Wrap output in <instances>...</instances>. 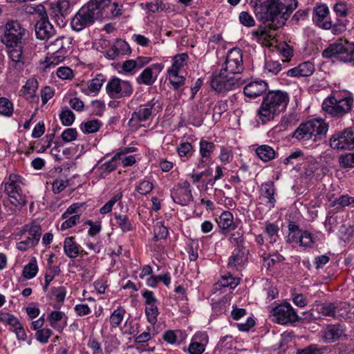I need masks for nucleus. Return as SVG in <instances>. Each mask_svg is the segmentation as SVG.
I'll return each mask as SVG.
<instances>
[{
    "label": "nucleus",
    "instance_id": "obj_1",
    "mask_svg": "<svg viewBox=\"0 0 354 354\" xmlns=\"http://www.w3.org/2000/svg\"><path fill=\"white\" fill-rule=\"evenodd\" d=\"M297 6V0H259L254 12L270 29L276 30L285 25Z\"/></svg>",
    "mask_w": 354,
    "mask_h": 354
},
{
    "label": "nucleus",
    "instance_id": "obj_2",
    "mask_svg": "<svg viewBox=\"0 0 354 354\" xmlns=\"http://www.w3.org/2000/svg\"><path fill=\"white\" fill-rule=\"evenodd\" d=\"M1 30V41L6 46L13 67L21 71L25 62L24 48L28 30L18 20L8 21Z\"/></svg>",
    "mask_w": 354,
    "mask_h": 354
},
{
    "label": "nucleus",
    "instance_id": "obj_3",
    "mask_svg": "<svg viewBox=\"0 0 354 354\" xmlns=\"http://www.w3.org/2000/svg\"><path fill=\"white\" fill-rule=\"evenodd\" d=\"M111 6V0H91L83 6L72 18L71 28L80 31L92 25L95 20L104 17V12Z\"/></svg>",
    "mask_w": 354,
    "mask_h": 354
},
{
    "label": "nucleus",
    "instance_id": "obj_4",
    "mask_svg": "<svg viewBox=\"0 0 354 354\" xmlns=\"http://www.w3.org/2000/svg\"><path fill=\"white\" fill-rule=\"evenodd\" d=\"M289 102L288 94L282 91H269L263 97L257 116L263 124L274 119L281 112L286 109Z\"/></svg>",
    "mask_w": 354,
    "mask_h": 354
},
{
    "label": "nucleus",
    "instance_id": "obj_5",
    "mask_svg": "<svg viewBox=\"0 0 354 354\" xmlns=\"http://www.w3.org/2000/svg\"><path fill=\"white\" fill-rule=\"evenodd\" d=\"M328 124L321 119L309 120L301 124L294 131L292 137L298 140H321L328 131Z\"/></svg>",
    "mask_w": 354,
    "mask_h": 354
},
{
    "label": "nucleus",
    "instance_id": "obj_6",
    "mask_svg": "<svg viewBox=\"0 0 354 354\" xmlns=\"http://www.w3.org/2000/svg\"><path fill=\"white\" fill-rule=\"evenodd\" d=\"M353 102V97L350 94L341 98L328 97L324 100L322 109L330 117L339 118L351 112Z\"/></svg>",
    "mask_w": 354,
    "mask_h": 354
},
{
    "label": "nucleus",
    "instance_id": "obj_7",
    "mask_svg": "<svg viewBox=\"0 0 354 354\" xmlns=\"http://www.w3.org/2000/svg\"><path fill=\"white\" fill-rule=\"evenodd\" d=\"M322 56L327 59L335 57L341 62L354 65V43L338 39L323 50Z\"/></svg>",
    "mask_w": 354,
    "mask_h": 354
},
{
    "label": "nucleus",
    "instance_id": "obj_8",
    "mask_svg": "<svg viewBox=\"0 0 354 354\" xmlns=\"http://www.w3.org/2000/svg\"><path fill=\"white\" fill-rule=\"evenodd\" d=\"M19 178V176L11 174L4 187L10 203L15 207H22L27 203L26 196L23 193Z\"/></svg>",
    "mask_w": 354,
    "mask_h": 354
},
{
    "label": "nucleus",
    "instance_id": "obj_9",
    "mask_svg": "<svg viewBox=\"0 0 354 354\" xmlns=\"http://www.w3.org/2000/svg\"><path fill=\"white\" fill-rule=\"evenodd\" d=\"M271 315L274 322L282 325L292 324L299 321V316L288 302L281 303L273 308Z\"/></svg>",
    "mask_w": 354,
    "mask_h": 354
},
{
    "label": "nucleus",
    "instance_id": "obj_10",
    "mask_svg": "<svg viewBox=\"0 0 354 354\" xmlns=\"http://www.w3.org/2000/svg\"><path fill=\"white\" fill-rule=\"evenodd\" d=\"M73 5L69 0H58L50 3V16L59 26L64 27L68 21V17L72 11Z\"/></svg>",
    "mask_w": 354,
    "mask_h": 354
},
{
    "label": "nucleus",
    "instance_id": "obj_11",
    "mask_svg": "<svg viewBox=\"0 0 354 354\" xmlns=\"http://www.w3.org/2000/svg\"><path fill=\"white\" fill-rule=\"evenodd\" d=\"M106 92L111 98L115 99L116 97L131 96L133 92V88L129 81L113 77L106 84Z\"/></svg>",
    "mask_w": 354,
    "mask_h": 354
},
{
    "label": "nucleus",
    "instance_id": "obj_12",
    "mask_svg": "<svg viewBox=\"0 0 354 354\" xmlns=\"http://www.w3.org/2000/svg\"><path fill=\"white\" fill-rule=\"evenodd\" d=\"M330 146L337 150L354 149V129L347 128L333 134L329 140Z\"/></svg>",
    "mask_w": 354,
    "mask_h": 354
},
{
    "label": "nucleus",
    "instance_id": "obj_13",
    "mask_svg": "<svg viewBox=\"0 0 354 354\" xmlns=\"http://www.w3.org/2000/svg\"><path fill=\"white\" fill-rule=\"evenodd\" d=\"M238 79L221 69L218 75L212 76L211 87L218 93H225L239 86Z\"/></svg>",
    "mask_w": 354,
    "mask_h": 354
},
{
    "label": "nucleus",
    "instance_id": "obj_14",
    "mask_svg": "<svg viewBox=\"0 0 354 354\" xmlns=\"http://www.w3.org/2000/svg\"><path fill=\"white\" fill-rule=\"evenodd\" d=\"M157 108H160L158 100L153 98L145 104L140 105L131 114L129 124L131 126L138 125L139 123L150 119L153 113Z\"/></svg>",
    "mask_w": 354,
    "mask_h": 354
},
{
    "label": "nucleus",
    "instance_id": "obj_15",
    "mask_svg": "<svg viewBox=\"0 0 354 354\" xmlns=\"http://www.w3.org/2000/svg\"><path fill=\"white\" fill-rule=\"evenodd\" d=\"M221 69L232 76L243 71L242 53L239 48H232L227 53Z\"/></svg>",
    "mask_w": 354,
    "mask_h": 354
},
{
    "label": "nucleus",
    "instance_id": "obj_16",
    "mask_svg": "<svg viewBox=\"0 0 354 354\" xmlns=\"http://www.w3.org/2000/svg\"><path fill=\"white\" fill-rule=\"evenodd\" d=\"M173 201L180 205H187L193 201L191 185L187 180L176 184L171 190Z\"/></svg>",
    "mask_w": 354,
    "mask_h": 354
},
{
    "label": "nucleus",
    "instance_id": "obj_17",
    "mask_svg": "<svg viewBox=\"0 0 354 354\" xmlns=\"http://www.w3.org/2000/svg\"><path fill=\"white\" fill-rule=\"evenodd\" d=\"M38 11L42 17L35 25V34L37 39L48 41L55 35V30L47 19L44 7H38Z\"/></svg>",
    "mask_w": 354,
    "mask_h": 354
},
{
    "label": "nucleus",
    "instance_id": "obj_18",
    "mask_svg": "<svg viewBox=\"0 0 354 354\" xmlns=\"http://www.w3.org/2000/svg\"><path fill=\"white\" fill-rule=\"evenodd\" d=\"M329 13V8L326 4L317 5L313 9V22L319 28L328 30L331 27V19Z\"/></svg>",
    "mask_w": 354,
    "mask_h": 354
},
{
    "label": "nucleus",
    "instance_id": "obj_19",
    "mask_svg": "<svg viewBox=\"0 0 354 354\" xmlns=\"http://www.w3.org/2000/svg\"><path fill=\"white\" fill-rule=\"evenodd\" d=\"M322 337L326 343H332L345 335V327L341 324L328 325L321 331Z\"/></svg>",
    "mask_w": 354,
    "mask_h": 354
},
{
    "label": "nucleus",
    "instance_id": "obj_20",
    "mask_svg": "<svg viewBox=\"0 0 354 354\" xmlns=\"http://www.w3.org/2000/svg\"><path fill=\"white\" fill-rule=\"evenodd\" d=\"M72 39L68 37H59L45 46L49 53L66 55L71 47Z\"/></svg>",
    "mask_w": 354,
    "mask_h": 354
},
{
    "label": "nucleus",
    "instance_id": "obj_21",
    "mask_svg": "<svg viewBox=\"0 0 354 354\" xmlns=\"http://www.w3.org/2000/svg\"><path fill=\"white\" fill-rule=\"evenodd\" d=\"M163 68L161 64H153L144 69L139 75L136 80L138 84H143L147 86L152 85L156 80L157 75H154L153 71L160 73Z\"/></svg>",
    "mask_w": 354,
    "mask_h": 354
},
{
    "label": "nucleus",
    "instance_id": "obj_22",
    "mask_svg": "<svg viewBox=\"0 0 354 354\" xmlns=\"http://www.w3.org/2000/svg\"><path fill=\"white\" fill-rule=\"evenodd\" d=\"M268 89V84L263 80H257L248 84L243 89L245 96L254 98L260 96Z\"/></svg>",
    "mask_w": 354,
    "mask_h": 354
},
{
    "label": "nucleus",
    "instance_id": "obj_23",
    "mask_svg": "<svg viewBox=\"0 0 354 354\" xmlns=\"http://www.w3.org/2000/svg\"><path fill=\"white\" fill-rule=\"evenodd\" d=\"M266 26H259L256 30L252 31V39L257 41L262 45L270 46L272 45V41L274 39V36L272 35L269 30H270L267 24H265Z\"/></svg>",
    "mask_w": 354,
    "mask_h": 354
},
{
    "label": "nucleus",
    "instance_id": "obj_24",
    "mask_svg": "<svg viewBox=\"0 0 354 354\" xmlns=\"http://www.w3.org/2000/svg\"><path fill=\"white\" fill-rule=\"evenodd\" d=\"M315 68L310 62H304L298 66L288 71L287 75L289 77H308L314 72Z\"/></svg>",
    "mask_w": 354,
    "mask_h": 354
},
{
    "label": "nucleus",
    "instance_id": "obj_25",
    "mask_svg": "<svg viewBox=\"0 0 354 354\" xmlns=\"http://www.w3.org/2000/svg\"><path fill=\"white\" fill-rule=\"evenodd\" d=\"M207 335L205 333H197L194 336L192 342L189 344L187 351L190 354H202L205 351V344L207 342Z\"/></svg>",
    "mask_w": 354,
    "mask_h": 354
},
{
    "label": "nucleus",
    "instance_id": "obj_26",
    "mask_svg": "<svg viewBox=\"0 0 354 354\" xmlns=\"http://www.w3.org/2000/svg\"><path fill=\"white\" fill-rule=\"evenodd\" d=\"M64 254L68 257L75 259L80 254L81 252H82V248L75 242L73 236H69L64 239Z\"/></svg>",
    "mask_w": 354,
    "mask_h": 354
},
{
    "label": "nucleus",
    "instance_id": "obj_27",
    "mask_svg": "<svg viewBox=\"0 0 354 354\" xmlns=\"http://www.w3.org/2000/svg\"><path fill=\"white\" fill-rule=\"evenodd\" d=\"M260 194L261 196L267 199L266 205H269L270 207H274L276 202V199L274 198L275 188L274 183L268 181L263 183L261 186Z\"/></svg>",
    "mask_w": 354,
    "mask_h": 354
},
{
    "label": "nucleus",
    "instance_id": "obj_28",
    "mask_svg": "<svg viewBox=\"0 0 354 354\" xmlns=\"http://www.w3.org/2000/svg\"><path fill=\"white\" fill-rule=\"evenodd\" d=\"M316 311L324 316L337 317L339 315V306L334 303L325 302L316 305Z\"/></svg>",
    "mask_w": 354,
    "mask_h": 354
},
{
    "label": "nucleus",
    "instance_id": "obj_29",
    "mask_svg": "<svg viewBox=\"0 0 354 354\" xmlns=\"http://www.w3.org/2000/svg\"><path fill=\"white\" fill-rule=\"evenodd\" d=\"M26 231L28 232V236L23 241L30 248L39 243L41 235V228L39 225H32Z\"/></svg>",
    "mask_w": 354,
    "mask_h": 354
},
{
    "label": "nucleus",
    "instance_id": "obj_30",
    "mask_svg": "<svg viewBox=\"0 0 354 354\" xmlns=\"http://www.w3.org/2000/svg\"><path fill=\"white\" fill-rule=\"evenodd\" d=\"M133 151V149L130 147L120 150V151L117 152L110 160L102 164L100 167V169L106 173H110L114 171L118 167L117 161L121 159V156Z\"/></svg>",
    "mask_w": 354,
    "mask_h": 354
},
{
    "label": "nucleus",
    "instance_id": "obj_31",
    "mask_svg": "<svg viewBox=\"0 0 354 354\" xmlns=\"http://www.w3.org/2000/svg\"><path fill=\"white\" fill-rule=\"evenodd\" d=\"M218 227L223 230H232L236 227L234 223L232 214L229 211L223 212L216 220Z\"/></svg>",
    "mask_w": 354,
    "mask_h": 354
},
{
    "label": "nucleus",
    "instance_id": "obj_32",
    "mask_svg": "<svg viewBox=\"0 0 354 354\" xmlns=\"http://www.w3.org/2000/svg\"><path fill=\"white\" fill-rule=\"evenodd\" d=\"M216 145L205 140L200 141V154L201 156V162L209 161L213 151L215 150Z\"/></svg>",
    "mask_w": 354,
    "mask_h": 354
},
{
    "label": "nucleus",
    "instance_id": "obj_33",
    "mask_svg": "<svg viewBox=\"0 0 354 354\" xmlns=\"http://www.w3.org/2000/svg\"><path fill=\"white\" fill-rule=\"evenodd\" d=\"M279 227L275 223L266 222L264 227V233L266 234L270 243H276L279 238Z\"/></svg>",
    "mask_w": 354,
    "mask_h": 354
},
{
    "label": "nucleus",
    "instance_id": "obj_34",
    "mask_svg": "<svg viewBox=\"0 0 354 354\" xmlns=\"http://www.w3.org/2000/svg\"><path fill=\"white\" fill-rule=\"evenodd\" d=\"M245 257V251L243 248H236L232 252V254L229 258L228 266L230 268H236L241 265Z\"/></svg>",
    "mask_w": 354,
    "mask_h": 354
},
{
    "label": "nucleus",
    "instance_id": "obj_35",
    "mask_svg": "<svg viewBox=\"0 0 354 354\" xmlns=\"http://www.w3.org/2000/svg\"><path fill=\"white\" fill-rule=\"evenodd\" d=\"M259 158L264 162L273 159L275 156L274 150L268 145H261L256 149Z\"/></svg>",
    "mask_w": 354,
    "mask_h": 354
},
{
    "label": "nucleus",
    "instance_id": "obj_36",
    "mask_svg": "<svg viewBox=\"0 0 354 354\" xmlns=\"http://www.w3.org/2000/svg\"><path fill=\"white\" fill-rule=\"evenodd\" d=\"M38 272L37 260L33 257L30 262L24 267L22 276L27 279L35 277Z\"/></svg>",
    "mask_w": 354,
    "mask_h": 354
},
{
    "label": "nucleus",
    "instance_id": "obj_37",
    "mask_svg": "<svg viewBox=\"0 0 354 354\" xmlns=\"http://www.w3.org/2000/svg\"><path fill=\"white\" fill-rule=\"evenodd\" d=\"M116 224L123 232L133 230V225L127 215L118 214L115 216Z\"/></svg>",
    "mask_w": 354,
    "mask_h": 354
},
{
    "label": "nucleus",
    "instance_id": "obj_38",
    "mask_svg": "<svg viewBox=\"0 0 354 354\" xmlns=\"http://www.w3.org/2000/svg\"><path fill=\"white\" fill-rule=\"evenodd\" d=\"M169 81L172 85L174 89L177 90L185 84V78L179 75V72L174 71H168Z\"/></svg>",
    "mask_w": 354,
    "mask_h": 354
},
{
    "label": "nucleus",
    "instance_id": "obj_39",
    "mask_svg": "<svg viewBox=\"0 0 354 354\" xmlns=\"http://www.w3.org/2000/svg\"><path fill=\"white\" fill-rule=\"evenodd\" d=\"M106 78L102 73L97 74L95 78L88 82V88L92 93L98 92L102 88Z\"/></svg>",
    "mask_w": 354,
    "mask_h": 354
},
{
    "label": "nucleus",
    "instance_id": "obj_40",
    "mask_svg": "<svg viewBox=\"0 0 354 354\" xmlns=\"http://www.w3.org/2000/svg\"><path fill=\"white\" fill-rule=\"evenodd\" d=\"M177 151L181 158L187 160L192 157L194 152V149L191 143L185 142L179 145L177 147Z\"/></svg>",
    "mask_w": 354,
    "mask_h": 354
},
{
    "label": "nucleus",
    "instance_id": "obj_41",
    "mask_svg": "<svg viewBox=\"0 0 354 354\" xmlns=\"http://www.w3.org/2000/svg\"><path fill=\"white\" fill-rule=\"evenodd\" d=\"M66 58V55H62L59 53H52L48 51V55L46 57L45 68H50L51 66H55L59 63L62 62Z\"/></svg>",
    "mask_w": 354,
    "mask_h": 354
},
{
    "label": "nucleus",
    "instance_id": "obj_42",
    "mask_svg": "<svg viewBox=\"0 0 354 354\" xmlns=\"http://www.w3.org/2000/svg\"><path fill=\"white\" fill-rule=\"evenodd\" d=\"M13 104L8 98L0 97V114L6 117H10L13 113Z\"/></svg>",
    "mask_w": 354,
    "mask_h": 354
},
{
    "label": "nucleus",
    "instance_id": "obj_43",
    "mask_svg": "<svg viewBox=\"0 0 354 354\" xmlns=\"http://www.w3.org/2000/svg\"><path fill=\"white\" fill-rule=\"evenodd\" d=\"M38 88V82L35 78L28 79L21 91L24 95L28 97H33Z\"/></svg>",
    "mask_w": 354,
    "mask_h": 354
},
{
    "label": "nucleus",
    "instance_id": "obj_44",
    "mask_svg": "<svg viewBox=\"0 0 354 354\" xmlns=\"http://www.w3.org/2000/svg\"><path fill=\"white\" fill-rule=\"evenodd\" d=\"M101 126V123L98 120H92L86 122H83L80 125V129L84 133H93L97 132Z\"/></svg>",
    "mask_w": 354,
    "mask_h": 354
},
{
    "label": "nucleus",
    "instance_id": "obj_45",
    "mask_svg": "<svg viewBox=\"0 0 354 354\" xmlns=\"http://www.w3.org/2000/svg\"><path fill=\"white\" fill-rule=\"evenodd\" d=\"M125 314V310L121 307L114 310L110 316V324L112 327L116 328L122 323L124 315Z\"/></svg>",
    "mask_w": 354,
    "mask_h": 354
},
{
    "label": "nucleus",
    "instance_id": "obj_46",
    "mask_svg": "<svg viewBox=\"0 0 354 354\" xmlns=\"http://www.w3.org/2000/svg\"><path fill=\"white\" fill-rule=\"evenodd\" d=\"M145 314L148 322L154 325L158 321L157 317L159 315L157 304L146 305Z\"/></svg>",
    "mask_w": 354,
    "mask_h": 354
},
{
    "label": "nucleus",
    "instance_id": "obj_47",
    "mask_svg": "<svg viewBox=\"0 0 354 354\" xmlns=\"http://www.w3.org/2000/svg\"><path fill=\"white\" fill-rule=\"evenodd\" d=\"M188 57H189L186 53H181L174 56L172 66L168 71H176L179 72V70L186 64Z\"/></svg>",
    "mask_w": 354,
    "mask_h": 354
},
{
    "label": "nucleus",
    "instance_id": "obj_48",
    "mask_svg": "<svg viewBox=\"0 0 354 354\" xmlns=\"http://www.w3.org/2000/svg\"><path fill=\"white\" fill-rule=\"evenodd\" d=\"M348 23L347 19H337L335 24L331 21V27L328 30H331L334 35H341L346 30Z\"/></svg>",
    "mask_w": 354,
    "mask_h": 354
},
{
    "label": "nucleus",
    "instance_id": "obj_49",
    "mask_svg": "<svg viewBox=\"0 0 354 354\" xmlns=\"http://www.w3.org/2000/svg\"><path fill=\"white\" fill-rule=\"evenodd\" d=\"M153 240L156 241L165 239L168 234V230L161 223L158 222L153 227Z\"/></svg>",
    "mask_w": 354,
    "mask_h": 354
},
{
    "label": "nucleus",
    "instance_id": "obj_50",
    "mask_svg": "<svg viewBox=\"0 0 354 354\" xmlns=\"http://www.w3.org/2000/svg\"><path fill=\"white\" fill-rule=\"evenodd\" d=\"M153 188L152 182L148 180H143L136 186V191L140 194L146 195L151 192Z\"/></svg>",
    "mask_w": 354,
    "mask_h": 354
},
{
    "label": "nucleus",
    "instance_id": "obj_51",
    "mask_svg": "<svg viewBox=\"0 0 354 354\" xmlns=\"http://www.w3.org/2000/svg\"><path fill=\"white\" fill-rule=\"evenodd\" d=\"M333 206H337L338 207H344L350 205L354 204V197L349 196L348 195H342L335 198L333 203Z\"/></svg>",
    "mask_w": 354,
    "mask_h": 354
},
{
    "label": "nucleus",
    "instance_id": "obj_52",
    "mask_svg": "<svg viewBox=\"0 0 354 354\" xmlns=\"http://www.w3.org/2000/svg\"><path fill=\"white\" fill-rule=\"evenodd\" d=\"M59 118L64 126H71L75 120V114L68 109L62 110L59 114Z\"/></svg>",
    "mask_w": 354,
    "mask_h": 354
},
{
    "label": "nucleus",
    "instance_id": "obj_53",
    "mask_svg": "<svg viewBox=\"0 0 354 354\" xmlns=\"http://www.w3.org/2000/svg\"><path fill=\"white\" fill-rule=\"evenodd\" d=\"M339 163L342 168H353L354 167V153L341 155L339 157Z\"/></svg>",
    "mask_w": 354,
    "mask_h": 354
},
{
    "label": "nucleus",
    "instance_id": "obj_54",
    "mask_svg": "<svg viewBox=\"0 0 354 354\" xmlns=\"http://www.w3.org/2000/svg\"><path fill=\"white\" fill-rule=\"evenodd\" d=\"M145 8L152 13L158 12L167 9V6L162 0H155L153 2H147Z\"/></svg>",
    "mask_w": 354,
    "mask_h": 354
},
{
    "label": "nucleus",
    "instance_id": "obj_55",
    "mask_svg": "<svg viewBox=\"0 0 354 354\" xmlns=\"http://www.w3.org/2000/svg\"><path fill=\"white\" fill-rule=\"evenodd\" d=\"M289 233L288 236V241L289 243H299L301 230L298 226L295 224H290L288 225Z\"/></svg>",
    "mask_w": 354,
    "mask_h": 354
},
{
    "label": "nucleus",
    "instance_id": "obj_56",
    "mask_svg": "<svg viewBox=\"0 0 354 354\" xmlns=\"http://www.w3.org/2000/svg\"><path fill=\"white\" fill-rule=\"evenodd\" d=\"M52 335V330L47 328L38 330L35 333L36 339L41 344H46Z\"/></svg>",
    "mask_w": 354,
    "mask_h": 354
},
{
    "label": "nucleus",
    "instance_id": "obj_57",
    "mask_svg": "<svg viewBox=\"0 0 354 354\" xmlns=\"http://www.w3.org/2000/svg\"><path fill=\"white\" fill-rule=\"evenodd\" d=\"M264 68L268 73L277 75L281 71V65L278 61L269 59L266 61Z\"/></svg>",
    "mask_w": 354,
    "mask_h": 354
},
{
    "label": "nucleus",
    "instance_id": "obj_58",
    "mask_svg": "<svg viewBox=\"0 0 354 354\" xmlns=\"http://www.w3.org/2000/svg\"><path fill=\"white\" fill-rule=\"evenodd\" d=\"M239 283V279L233 277L231 274L225 275L220 281V285L223 287H229L234 289Z\"/></svg>",
    "mask_w": 354,
    "mask_h": 354
},
{
    "label": "nucleus",
    "instance_id": "obj_59",
    "mask_svg": "<svg viewBox=\"0 0 354 354\" xmlns=\"http://www.w3.org/2000/svg\"><path fill=\"white\" fill-rule=\"evenodd\" d=\"M113 45L120 55H129L131 53V48L128 43L122 39H117Z\"/></svg>",
    "mask_w": 354,
    "mask_h": 354
},
{
    "label": "nucleus",
    "instance_id": "obj_60",
    "mask_svg": "<svg viewBox=\"0 0 354 354\" xmlns=\"http://www.w3.org/2000/svg\"><path fill=\"white\" fill-rule=\"evenodd\" d=\"M240 23L246 27H252L255 25V21L252 16L248 12L243 11L239 14Z\"/></svg>",
    "mask_w": 354,
    "mask_h": 354
},
{
    "label": "nucleus",
    "instance_id": "obj_61",
    "mask_svg": "<svg viewBox=\"0 0 354 354\" xmlns=\"http://www.w3.org/2000/svg\"><path fill=\"white\" fill-rule=\"evenodd\" d=\"M304 153L301 150H297L290 153L283 160V164H297L300 160H303Z\"/></svg>",
    "mask_w": 354,
    "mask_h": 354
},
{
    "label": "nucleus",
    "instance_id": "obj_62",
    "mask_svg": "<svg viewBox=\"0 0 354 354\" xmlns=\"http://www.w3.org/2000/svg\"><path fill=\"white\" fill-rule=\"evenodd\" d=\"M326 348H320L317 344H311L301 350L298 351L299 354H322Z\"/></svg>",
    "mask_w": 354,
    "mask_h": 354
},
{
    "label": "nucleus",
    "instance_id": "obj_63",
    "mask_svg": "<svg viewBox=\"0 0 354 354\" xmlns=\"http://www.w3.org/2000/svg\"><path fill=\"white\" fill-rule=\"evenodd\" d=\"M299 243L301 246L311 247L313 243L312 234L307 231L301 232Z\"/></svg>",
    "mask_w": 354,
    "mask_h": 354
},
{
    "label": "nucleus",
    "instance_id": "obj_64",
    "mask_svg": "<svg viewBox=\"0 0 354 354\" xmlns=\"http://www.w3.org/2000/svg\"><path fill=\"white\" fill-rule=\"evenodd\" d=\"M318 163L315 162H308L304 167L303 175L305 178H311L315 176V173L318 169Z\"/></svg>",
    "mask_w": 354,
    "mask_h": 354
}]
</instances>
